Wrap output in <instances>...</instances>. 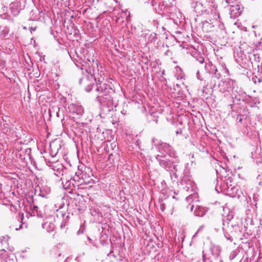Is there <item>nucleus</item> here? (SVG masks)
<instances>
[{
	"label": "nucleus",
	"mask_w": 262,
	"mask_h": 262,
	"mask_svg": "<svg viewBox=\"0 0 262 262\" xmlns=\"http://www.w3.org/2000/svg\"><path fill=\"white\" fill-rule=\"evenodd\" d=\"M196 77L198 78V79H200V80H202V79L201 78V77H200V74H199V71L197 72V73H196Z\"/></svg>",
	"instance_id": "obj_22"
},
{
	"label": "nucleus",
	"mask_w": 262,
	"mask_h": 262,
	"mask_svg": "<svg viewBox=\"0 0 262 262\" xmlns=\"http://www.w3.org/2000/svg\"><path fill=\"white\" fill-rule=\"evenodd\" d=\"M75 260L79 261V257H77L76 258H75Z\"/></svg>",
	"instance_id": "obj_26"
},
{
	"label": "nucleus",
	"mask_w": 262,
	"mask_h": 262,
	"mask_svg": "<svg viewBox=\"0 0 262 262\" xmlns=\"http://www.w3.org/2000/svg\"><path fill=\"white\" fill-rule=\"evenodd\" d=\"M155 145L157 146V149L160 152L156 157L160 165L165 169L170 170L172 163L177 160L171 147L166 143L158 142V144L155 143Z\"/></svg>",
	"instance_id": "obj_1"
},
{
	"label": "nucleus",
	"mask_w": 262,
	"mask_h": 262,
	"mask_svg": "<svg viewBox=\"0 0 262 262\" xmlns=\"http://www.w3.org/2000/svg\"><path fill=\"white\" fill-rule=\"evenodd\" d=\"M197 60H198V62L200 63H203L204 61V58L202 57H200L199 58H198Z\"/></svg>",
	"instance_id": "obj_21"
},
{
	"label": "nucleus",
	"mask_w": 262,
	"mask_h": 262,
	"mask_svg": "<svg viewBox=\"0 0 262 262\" xmlns=\"http://www.w3.org/2000/svg\"><path fill=\"white\" fill-rule=\"evenodd\" d=\"M30 210L32 211V212L31 213V216H35V215H37L38 216V212H37V210H38V207L36 206H32L31 205L30 206Z\"/></svg>",
	"instance_id": "obj_17"
},
{
	"label": "nucleus",
	"mask_w": 262,
	"mask_h": 262,
	"mask_svg": "<svg viewBox=\"0 0 262 262\" xmlns=\"http://www.w3.org/2000/svg\"><path fill=\"white\" fill-rule=\"evenodd\" d=\"M225 236L227 240H229L230 242L233 240V236H234V233H232V235H228L227 233H225Z\"/></svg>",
	"instance_id": "obj_18"
},
{
	"label": "nucleus",
	"mask_w": 262,
	"mask_h": 262,
	"mask_svg": "<svg viewBox=\"0 0 262 262\" xmlns=\"http://www.w3.org/2000/svg\"><path fill=\"white\" fill-rule=\"evenodd\" d=\"M201 228H202V227H201L200 229H199L198 230V232H199L201 230Z\"/></svg>",
	"instance_id": "obj_28"
},
{
	"label": "nucleus",
	"mask_w": 262,
	"mask_h": 262,
	"mask_svg": "<svg viewBox=\"0 0 262 262\" xmlns=\"http://www.w3.org/2000/svg\"><path fill=\"white\" fill-rule=\"evenodd\" d=\"M169 16L174 23L178 24L182 19L183 14L179 10L175 9L174 13H171Z\"/></svg>",
	"instance_id": "obj_7"
},
{
	"label": "nucleus",
	"mask_w": 262,
	"mask_h": 262,
	"mask_svg": "<svg viewBox=\"0 0 262 262\" xmlns=\"http://www.w3.org/2000/svg\"><path fill=\"white\" fill-rule=\"evenodd\" d=\"M9 238L7 235L0 237V250L8 248Z\"/></svg>",
	"instance_id": "obj_10"
},
{
	"label": "nucleus",
	"mask_w": 262,
	"mask_h": 262,
	"mask_svg": "<svg viewBox=\"0 0 262 262\" xmlns=\"http://www.w3.org/2000/svg\"><path fill=\"white\" fill-rule=\"evenodd\" d=\"M214 9H212L211 14H213V19L217 20V19H220V16L219 13V12L216 10V8L213 7Z\"/></svg>",
	"instance_id": "obj_15"
},
{
	"label": "nucleus",
	"mask_w": 262,
	"mask_h": 262,
	"mask_svg": "<svg viewBox=\"0 0 262 262\" xmlns=\"http://www.w3.org/2000/svg\"><path fill=\"white\" fill-rule=\"evenodd\" d=\"M84 228L82 226H81L80 228L77 232V234H81L83 232Z\"/></svg>",
	"instance_id": "obj_20"
},
{
	"label": "nucleus",
	"mask_w": 262,
	"mask_h": 262,
	"mask_svg": "<svg viewBox=\"0 0 262 262\" xmlns=\"http://www.w3.org/2000/svg\"><path fill=\"white\" fill-rule=\"evenodd\" d=\"M152 142H153V143H155V140H152Z\"/></svg>",
	"instance_id": "obj_30"
},
{
	"label": "nucleus",
	"mask_w": 262,
	"mask_h": 262,
	"mask_svg": "<svg viewBox=\"0 0 262 262\" xmlns=\"http://www.w3.org/2000/svg\"><path fill=\"white\" fill-rule=\"evenodd\" d=\"M30 30H31V31H34L36 30V27H34V28L31 27L30 28Z\"/></svg>",
	"instance_id": "obj_24"
},
{
	"label": "nucleus",
	"mask_w": 262,
	"mask_h": 262,
	"mask_svg": "<svg viewBox=\"0 0 262 262\" xmlns=\"http://www.w3.org/2000/svg\"><path fill=\"white\" fill-rule=\"evenodd\" d=\"M42 227L45 229L47 232H50L54 231L55 226L54 220L53 218H49L42 224Z\"/></svg>",
	"instance_id": "obj_6"
},
{
	"label": "nucleus",
	"mask_w": 262,
	"mask_h": 262,
	"mask_svg": "<svg viewBox=\"0 0 262 262\" xmlns=\"http://www.w3.org/2000/svg\"><path fill=\"white\" fill-rule=\"evenodd\" d=\"M186 201L188 203L187 208L191 211L194 210L193 213L195 216H202L206 212V209L199 205L198 195L194 193L186 198Z\"/></svg>",
	"instance_id": "obj_2"
},
{
	"label": "nucleus",
	"mask_w": 262,
	"mask_h": 262,
	"mask_svg": "<svg viewBox=\"0 0 262 262\" xmlns=\"http://www.w3.org/2000/svg\"><path fill=\"white\" fill-rule=\"evenodd\" d=\"M235 228H238V226H235Z\"/></svg>",
	"instance_id": "obj_32"
},
{
	"label": "nucleus",
	"mask_w": 262,
	"mask_h": 262,
	"mask_svg": "<svg viewBox=\"0 0 262 262\" xmlns=\"http://www.w3.org/2000/svg\"><path fill=\"white\" fill-rule=\"evenodd\" d=\"M206 2H207V1L206 0Z\"/></svg>",
	"instance_id": "obj_34"
},
{
	"label": "nucleus",
	"mask_w": 262,
	"mask_h": 262,
	"mask_svg": "<svg viewBox=\"0 0 262 262\" xmlns=\"http://www.w3.org/2000/svg\"><path fill=\"white\" fill-rule=\"evenodd\" d=\"M213 70L214 71V74L215 77L217 78H219L220 76H221V75H220V74L217 73V70L215 68V67H214V66L213 67Z\"/></svg>",
	"instance_id": "obj_19"
},
{
	"label": "nucleus",
	"mask_w": 262,
	"mask_h": 262,
	"mask_svg": "<svg viewBox=\"0 0 262 262\" xmlns=\"http://www.w3.org/2000/svg\"><path fill=\"white\" fill-rule=\"evenodd\" d=\"M238 187L232 186L231 185L229 186L227 185L226 192L228 195L231 197H234L236 194H238Z\"/></svg>",
	"instance_id": "obj_8"
},
{
	"label": "nucleus",
	"mask_w": 262,
	"mask_h": 262,
	"mask_svg": "<svg viewBox=\"0 0 262 262\" xmlns=\"http://www.w3.org/2000/svg\"><path fill=\"white\" fill-rule=\"evenodd\" d=\"M64 262H67V259H66Z\"/></svg>",
	"instance_id": "obj_31"
},
{
	"label": "nucleus",
	"mask_w": 262,
	"mask_h": 262,
	"mask_svg": "<svg viewBox=\"0 0 262 262\" xmlns=\"http://www.w3.org/2000/svg\"><path fill=\"white\" fill-rule=\"evenodd\" d=\"M70 112L78 116H81L84 113L83 107L79 104L72 103L69 106Z\"/></svg>",
	"instance_id": "obj_5"
},
{
	"label": "nucleus",
	"mask_w": 262,
	"mask_h": 262,
	"mask_svg": "<svg viewBox=\"0 0 262 262\" xmlns=\"http://www.w3.org/2000/svg\"><path fill=\"white\" fill-rule=\"evenodd\" d=\"M7 8L5 6H3L2 8V14H0V17L3 19H8L10 17V15L7 13Z\"/></svg>",
	"instance_id": "obj_13"
},
{
	"label": "nucleus",
	"mask_w": 262,
	"mask_h": 262,
	"mask_svg": "<svg viewBox=\"0 0 262 262\" xmlns=\"http://www.w3.org/2000/svg\"><path fill=\"white\" fill-rule=\"evenodd\" d=\"M94 78L92 75L83 76L79 80V83L85 86V91L89 92L92 89L93 84Z\"/></svg>",
	"instance_id": "obj_4"
},
{
	"label": "nucleus",
	"mask_w": 262,
	"mask_h": 262,
	"mask_svg": "<svg viewBox=\"0 0 262 262\" xmlns=\"http://www.w3.org/2000/svg\"><path fill=\"white\" fill-rule=\"evenodd\" d=\"M22 228V225H20L19 226V228H16L15 230H18L19 229H20V228Z\"/></svg>",
	"instance_id": "obj_25"
},
{
	"label": "nucleus",
	"mask_w": 262,
	"mask_h": 262,
	"mask_svg": "<svg viewBox=\"0 0 262 262\" xmlns=\"http://www.w3.org/2000/svg\"><path fill=\"white\" fill-rule=\"evenodd\" d=\"M88 239H89V241H91V239L90 237H88Z\"/></svg>",
	"instance_id": "obj_29"
},
{
	"label": "nucleus",
	"mask_w": 262,
	"mask_h": 262,
	"mask_svg": "<svg viewBox=\"0 0 262 262\" xmlns=\"http://www.w3.org/2000/svg\"><path fill=\"white\" fill-rule=\"evenodd\" d=\"M175 198L174 196H172V199H174Z\"/></svg>",
	"instance_id": "obj_33"
},
{
	"label": "nucleus",
	"mask_w": 262,
	"mask_h": 262,
	"mask_svg": "<svg viewBox=\"0 0 262 262\" xmlns=\"http://www.w3.org/2000/svg\"><path fill=\"white\" fill-rule=\"evenodd\" d=\"M10 13L12 15L15 16L18 15L20 12L18 4L17 3H12L10 6Z\"/></svg>",
	"instance_id": "obj_9"
},
{
	"label": "nucleus",
	"mask_w": 262,
	"mask_h": 262,
	"mask_svg": "<svg viewBox=\"0 0 262 262\" xmlns=\"http://www.w3.org/2000/svg\"><path fill=\"white\" fill-rule=\"evenodd\" d=\"M198 5H202V4L201 3H199L197 2L196 3V6H198Z\"/></svg>",
	"instance_id": "obj_27"
},
{
	"label": "nucleus",
	"mask_w": 262,
	"mask_h": 262,
	"mask_svg": "<svg viewBox=\"0 0 262 262\" xmlns=\"http://www.w3.org/2000/svg\"><path fill=\"white\" fill-rule=\"evenodd\" d=\"M173 163H172V167H171L170 170L167 169H166L167 170H169V171H172V169L174 170V171H172V175H171V179H172L173 177H174L175 179H177L178 177L177 174V169H176V166L174 164H173Z\"/></svg>",
	"instance_id": "obj_16"
},
{
	"label": "nucleus",
	"mask_w": 262,
	"mask_h": 262,
	"mask_svg": "<svg viewBox=\"0 0 262 262\" xmlns=\"http://www.w3.org/2000/svg\"><path fill=\"white\" fill-rule=\"evenodd\" d=\"M151 3L153 6L159 3V5L158 8L161 11L164 10V9L166 8V6H165V4L164 3L162 4V5H161L160 0H152Z\"/></svg>",
	"instance_id": "obj_14"
},
{
	"label": "nucleus",
	"mask_w": 262,
	"mask_h": 262,
	"mask_svg": "<svg viewBox=\"0 0 262 262\" xmlns=\"http://www.w3.org/2000/svg\"><path fill=\"white\" fill-rule=\"evenodd\" d=\"M8 258V255L5 249L0 250V262H6Z\"/></svg>",
	"instance_id": "obj_12"
},
{
	"label": "nucleus",
	"mask_w": 262,
	"mask_h": 262,
	"mask_svg": "<svg viewBox=\"0 0 262 262\" xmlns=\"http://www.w3.org/2000/svg\"><path fill=\"white\" fill-rule=\"evenodd\" d=\"M9 32V29L6 26H0V38H5Z\"/></svg>",
	"instance_id": "obj_11"
},
{
	"label": "nucleus",
	"mask_w": 262,
	"mask_h": 262,
	"mask_svg": "<svg viewBox=\"0 0 262 262\" xmlns=\"http://www.w3.org/2000/svg\"><path fill=\"white\" fill-rule=\"evenodd\" d=\"M232 217H233V216H232V215H228V216H227V219H228V220H231Z\"/></svg>",
	"instance_id": "obj_23"
},
{
	"label": "nucleus",
	"mask_w": 262,
	"mask_h": 262,
	"mask_svg": "<svg viewBox=\"0 0 262 262\" xmlns=\"http://www.w3.org/2000/svg\"><path fill=\"white\" fill-rule=\"evenodd\" d=\"M102 82L99 80L98 83H97L96 91L98 92L97 99L100 103L104 105L111 100V97L108 94L110 89L107 88L106 85L102 84Z\"/></svg>",
	"instance_id": "obj_3"
}]
</instances>
